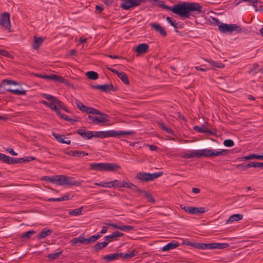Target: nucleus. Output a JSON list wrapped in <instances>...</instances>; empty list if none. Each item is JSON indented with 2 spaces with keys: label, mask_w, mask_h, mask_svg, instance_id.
Wrapping results in <instances>:
<instances>
[{
  "label": "nucleus",
  "mask_w": 263,
  "mask_h": 263,
  "mask_svg": "<svg viewBox=\"0 0 263 263\" xmlns=\"http://www.w3.org/2000/svg\"><path fill=\"white\" fill-rule=\"evenodd\" d=\"M56 114L61 118L62 119H63L65 121H67L70 122H77L79 121V118L74 117V119H71L69 117H68L67 116L64 114H62L61 111L59 109V108H58V110H56L55 111Z\"/></svg>",
  "instance_id": "18"
},
{
  "label": "nucleus",
  "mask_w": 263,
  "mask_h": 263,
  "mask_svg": "<svg viewBox=\"0 0 263 263\" xmlns=\"http://www.w3.org/2000/svg\"><path fill=\"white\" fill-rule=\"evenodd\" d=\"M122 182L118 180H115L110 181V186L113 187H121Z\"/></svg>",
  "instance_id": "50"
},
{
  "label": "nucleus",
  "mask_w": 263,
  "mask_h": 263,
  "mask_svg": "<svg viewBox=\"0 0 263 263\" xmlns=\"http://www.w3.org/2000/svg\"><path fill=\"white\" fill-rule=\"evenodd\" d=\"M69 197L68 195H65L60 198H50L47 201H62L69 200Z\"/></svg>",
  "instance_id": "36"
},
{
  "label": "nucleus",
  "mask_w": 263,
  "mask_h": 263,
  "mask_svg": "<svg viewBox=\"0 0 263 263\" xmlns=\"http://www.w3.org/2000/svg\"><path fill=\"white\" fill-rule=\"evenodd\" d=\"M50 80H52L55 82L58 81L60 83L65 84L67 85L69 84V82L67 80L64 79L63 77L61 76L55 75L54 74H51Z\"/></svg>",
  "instance_id": "22"
},
{
  "label": "nucleus",
  "mask_w": 263,
  "mask_h": 263,
  "mask_svg": "<svg viewBox=\"0 0 263 263\" xmlns=\"http://www.w3.org/2000/svg\"><path fill=\"white\" fill-rule=\"evenodd\" d=\"M120 168V166L116 163H94L90 164V168L96 171L115 172Z\"/></svg>",
  "instance_id": "2"
},
{
  "label": "nucleus",
  "mask_w": 263,
  "mask_h": 263,
  "mask_svg": "<svg viewBox=\"0 0 263 263\" xmlns=\"http://www.w3.org/2000/svg\"><path fill=\"white\" fill-rule=\"evenodd\" d=\"M98 115H99L100 117H95V123L96 124L104 123L108 121L107 115L101 112V114H98Z\"/></svg>",
  "instance_id": "17"
},
{
  "label": "nucleus",
  "mask_w": 263,
  "mask_h": 263,
  "mask_svg": "<svg viewBox=\"0 0 263 263\" xmlns=\"http://www.w3.org/2000/svg\"><path fill=\"white\" fill-rule=\"evenodd\" d=\"M153 2L154 5L166 10H171L173 13L178 14L181 17L187 18H191L192 17H196V14H200L202 12V7L198 3L184 2L170 7L163 4V2L157 0H153Z\"/></svg>",
  "instance_id": "1"
},
{
  "label": "nucleus",
  "mask_w": 263,
  "mask_h": 263,
  "mask_svg": "<svg viewBox=\"0 0 263 263\" xmlns=\"http://www.w3.org/2000/svg\"><path fill=\"white\" fill-rule=\"evenodd\" d=\"M83 207L81 206L80 208L76 209L73 210H71L69 212V214L73 216H78L81 214Z\"/></svg>",
  "instance_id": "41"
},
{
  "label": "nucleus",
  "mask_w": 263,
  "mask_h": 263,
  "mask_svg": "<svg viewBox=\"0 0 263 263\" xmlns=\"http://www.w3.org/2000/svg\"><path fill=\"white\" fill-rule=\"evenodd\" d=\"M65 176V175H56L55 183L59 185H63L64 183L63 180H64Z\"/></svg>",
  "instance_id": "40"
},
{
  "label": "nucleus",
  "mask_w": 263,
  "mask_h": 263,
  "mask_svg": "<svg viewBox=\"0 0 263 263\" xmlns=\"http://www.w3.org/2000/svg\"><path fill=\"white\" fill-rule=\"evenodd\" d=\"M52 135L54 136V137L59 142H61L62 143H65L67 144H69L70 143V140H69L68 138H65L64 135H61L60 134H55L54 133H53Z\"/></svg>",
  "instance_id": "19"
},
{
  "label": "nucleus",
  "mask_w": 263,
  "mask_h": 263,
  "mask_svg": "<svg viewBox=\"0 0 263 263\" xmlns=\"http://www.w3.org/2000/svg\"><path fill=\"white\" fill-rule=\"evenodd\" d=\"M229 245L227 243H207V249H222L228 248Z\"/></svg>",
  "instance_id": "13"
},
{
  "label": "nucleus",
  "mask_w": 263,
  "mask_h": 263,
  "mask_svg": "<svg viewBox=\"0 0 263 263\" xmlns=\"http://www.w3.org/2000/svg\"><path fill=\"white\" fill-rule=\"evenodd\" d=\"M52 233V230L46 228L43 229L39 233L37 239H41L46 238L47 236L50 235Z\"/></svg>",
  "instance_id": "27"
},
{
  "label": "nucleus",
  "mask_w": 263,
  "mask_h": 263,
  "mask_svg": "<svg viewBox=\"0 0 263 263\" xmlns=\"http://www.w3.org/2000/svg\"><path fill=\"white\" fill-rule=\"evenodd\" d=\"M209 62L212 67L221 68L224 67V65L221 63H219V62H215V61H209Z\"/></svg>",
  "instance_id": "49"
},
{
  "label": "nucleus",
  "mask_w": 263,
  "mask_h": 263,
  "mask_svg": "<svg viewBox=\"0 0 263 263\" xmlns=\"http://www.w3.org/2000/svg\"><path fill=\"white\" fill-rule=\"evenodd\" d=\"M137 253V251L134 250L129 253H126L125 254L123 253V256L121 258H122L123 260H127L136 255Z\"/></svg>",
  "instance_id": "35"
},
{
  "label": "nucleus",
  "mask_w": 263,
  "mask_h": 263,
  "mask_svg": "<svg viewBox=\"0 0 263 263\" xmlns=\"http://www.w3.org/2000/svg\"><path fill=\"white\" fill-rule=\"evenodd\" d=\"M141 191L142 192L141 193V195L143 194L144 197L147 199L148 202L153 203H154L155 202V199L154 198L152 195L150 193L145 191L144 190H141Z\"/></svg>",
  "instance_id": "31"
},
{
  "label": "nucleus",
  "mask_w": 263,
  "mask_h": 263,
  "mask_svg": "<svg viewBox=\"0 0 263 263\" xmlns=\"http://www.w3.org/2000/svg\"><path fill=\"white\" fill-rule=\"evenodd\" d=\"M0 55H2L8 58L12 57L11 54H10L7 50L4 49L0 50Z\"/></svg>",
  "instance_id": "62"
},
{
  "label": "nucleus",
  "mask_w": 263,
  "mask_h": 263,
  "mask_svg": "<svg viewBox=\"0 0 263 263\" xmlns=\"http://www.w3.org/2000/svg\"><path fill=\"white\" fill-rule=\"evenodd\" d=\"M7 91L11 92L12 94L17 95H26V90H18V89H8Z\"/></svg>",
  "instance_id": "34"
},
{
  "label": "nucleus",
  "mask_w": 263,
  "mask_h": 263,
  "mask_svg": "<svg viewBox=\"0 0 263 263\" xmlns=\"http://www.w3.org/2000/svg\"><path fill=\"white\" fill-rule=\"evenodd\" d=\"M101 112H102L96 108L88 107L87 113L90 114L98 115L101 114Z\"/></svg>",
  "instance_id": "46"
},
{
  "label": "nucleus",
  "mask_w": 263,
  "mask_h": 263,
  "mask_svg": "<svg viewBox=\"0 0 263 263\" xmlns=\"http://www.w3.org/2000/svg\"><path fill=\"white\" fill-rule=\"evenodd\" d=\"M118 77L122 80V81L125 84L128 85L129 81L126 74L124 72H120L118 73Z\"/></svg>",
  "instance_id": "32"
},
{
  "label": "nucleus",
  "mask_w": 263,
  "mask_h": 263,
  "mask_svg": "<svg viewBox=\"0 0 263 263\" xmlns=\"http://www.w3.org/2000/svg\"><path fill=\"white\" fill-rule=\"evenodd\" d=\"M135 134V132L134 131H127V132H123V131H120V132H117L115 130H108V131H103V133L102 134L103 135L104 138L108 137H115L118 136H121L124 135H132Z\"/></svg>",
  "instance_id": "5"
},
{
  "label": "nucleus",
  "mask_w": 263,
  "mask_h": 263,
  "mask_svg": "<svg viewBox=\"0 0 263 263\" xmlns=\"http://www.w3.org/2000/svg\"><path fill=\"white\" fill-rule=\"evenodd\" d=\"M124 235V234L121 233L118 231H116L109 235L106 236L104 237L105 241L108 242V243L114 240H117L118 237H121Z\"/></svg>",
  "instance_id": "10"
},
{
  "label": "nucleus",
  "mask_w": 263,
  "mask_h": 263,
  "mask_svg": "<svg viewBox=\"0 0 263 263\" xmlns=\"http://www.w3.org/2000/svg\"><path fill=\"white\" fill-rule=\"evenodd\" d=\"M148 45L146 43L139 44L136 48V52L138 54H143L146 53L148 49Z\"/></svg>",
  "instance_id": "20"
},
{
  "label": "nucleus",
  "mask_w": 263,
  "mask_h": 263,
  "mask_svg": "<svg viewBox=\"0 0 263 263\" xmlns=\"http://www.w3.org/2000/svg\"><path fill=\"white\" fill-rule=\"evenodd\" d=\"M22 163H24L26 162H29L30 161L34 160L36 159V158L33 156H29V157H25L22 158Z\"/></svg>",
  "instance_id": "56"
},
{
  "label": "nucleus",
  "mask_w": 263,
  "mask_h": 263,
  "mask_svg": "<svg viewBox=\"0 0 263 263\" xmlns=\"http://www.w3.org/2000/svg\"><path fill=\"white\" fill-rule=\"evenodd\" d=\"M43 180L48 181L50 182L54 183H55V176H45L43 178Z\"/></svg>",
  "instance_id": "60"
},
{
  "label": "nucleus",
  "mask_w": 263,
  "mask_h": 263,
  "mask_svg": "<svg viewBox=\"0 0 263 263\" xmlns=\"http://www.w3.org/2000/svg\"><path fill=\"white\" fill-rule=\"evenodd\" d=\"M123 253L121 252H117L116 253L108 254L103 257V259L107 262H109L112 260H117L119 258L122 257Z\"/></svg>",
  "instance_id": "14"
},
{
  "label": "nucleus",
  "mask_w": 263,
  "mask_h": 263,
  "mask_svg": "<svg viewBox=\"0 0 263 263\" xmlns=\"http://www.w3.org/2000/svg\"><path fill=\"white\" fill-rule=\"evenodd\" d=\"M195 154V151H193L191 153H184L182 154L181 157L186 159L193 158L194 157H196V155Z\"/></svg>",
  "instance_id": "43"
},
{
  "label": "nucleus",
  "mask_w": 263,
  "mask_h": 263,
  "mask_svg": "<svg viewBox=\"0 0 263 263\" xmlns=\"http://www.w3.org/2000/svg\"><path fill=\"white\" fill-rule=\"evenodd\" d=\"M63 181H64V183L63 184V186L67 185L68 186H78L81 184V182L77 181L75 180L73 178L67 177L66 176H65Z\"/></svg>",
  "instance_id": "9"
},
{
  "label": "nucleus",
  "mask_w": 263,
  "mask_h": 263,
  "mask_svg": "<svg viewBox=\"0 0 263 263\" xmlns=\"http://www.w3.org/2000/svg\"><path fill=\"white\" fill-rule=\"evenodd\" d=\"M10 157L4 154L0 153V160L3 162L8 164L9 162Z\"/></svg>",
  "instance_id": "44"
},
{
  "label": "nucleus",
  "mask_w": 263,
  "mask_h": 263,
  "mask_svg": "<svg viewBox=\"0 0 263 263\" xmlns=\"http://www.w3.org/2000/svg\"><path fill=\"white\" fill-rule=\"evenodd\" d=\"M194 129L199 132V133H209V134H212V132L209 129H205L204 127V126H202V127H199L198 126H195L194 127Z\"/></svg>",
  "instance_id": "39"
},
{
  "label": "nucleus",
  "mask_w": 263,
  "mask_h": 263,
  "mask_svg": "<svg viewBox=\"0 0 263 263\" xmlns=\"http://www.w3.org/2000/svg\"><path fill=\"white\" fill-rule=\"evenodd\" d=\"M252 159H256L258 160H263V155L252 154L248 156L239 158H238V160H239V161H243L245 160H250Z\"/></svg>",
  "instance_id": "23"
},
{
  "label": "nucleus",
  "mask_w": 263,
  "mask_h": 263,
  "mask_svg": "<svg viewBox=\"0 0 263 263\" xmlns=\"http://www.w3.org/2000/svg\"><path fill=\"white\" fill-rule=\"evenodd\" d=\"M151 26L154 28L155 30L158 32L162 36H166L167 35V33L164 28L162 27L159 24L151 23Z\"/></svg>",
  "instance_id": "15"
},
{
  "label": "nucleus",
  "mask_w": 263,
  "mask_h": 263,
  "mask_svg": "<svg viewBox=\"0 0 263 263\" xmlns=\"http://www.w3.org/2000/svg\"><path fill=\"white\" fill-rule=\"evenodd\" d=\"M214 21L216 23L217 25H218V29L220 31L223 33H227L228 32H232L234 31L238 33H241L242 32V28L236 24H223L218 19L213 18Z\"/></svg>",
  "instance_id": "4"
},
{
  "label": "nucleus",
  "mask_w": 263,
  "mask_h": 263,
  "mask_svg": "<svg viewBox=\"0 0 263 263\" xmlns=\"http://www.w3.org/2000/svg\"><path fill=\"white\" fill-rule=\"evenodd\" d=\"M76 104L78 108H79L80 110H81L83 112H87L88 107L85 106V105L83 104L80 102H78L76 103Z\"/></svg>",
  "instance_id": "42"
},
{
  "label": "nucleus",
  "mask_w": 263,
  "mask_h": 263,
  "mask_svg": "<svg viewBox=\"0 0 263 263\" xmlns=\"http://www.w3.org/2000/svg\"><path fill=\"white\" fill-rule=\"evenodd\" d=\"M137 3L134 0H124L120 5V7L124 10H129L130 8L136 7Z\"/></svg>",
  "instance_id": "12"
},
{
  "label": "nucleus",
  "mask_w": 263,
  "mask_h": 263,
  "mask_svg": "<svg viewBox=\"0 0 263 263\" xmlns=\"http://www.w3.org/2000/svg\"><path fill=\"white\" fill-rule=\"evenodd\" d=\"M180 207L185 212L191 214L198 215L205 212L203 207L197 208L190 206H183L182 205H181Z\"/></svg>",
  "instance_id": "6"
},
{
  "label": "nucleus",
  "mask_w": 263,
  "mask_h": 263,
  "mask_svg": "<svg viewBox=\"0 0 263 263\" xmlns=\"http://www.w3.org/2000/svg\"><path fill=\"white\" fill-rule=\"evenodd\" d=\"M35 233V232L34 231L31 230L29 231L28 232H26L21 235V238H30L31 236L34 234Z\"/></svg>",
  "instance_id": "48"
},
{
  "label": "nucleus",
  "mask_w": 263,
  "mask_h": 263,
  "mask_svg": "<svg viewBox=\"0 0 263 263\" xmlns=\"http://www.w3.org/2000/svg\"><path fill=\"white\" fill-rule=\"evenodd\" d=\"M163 174L162 172H159L157 173H154L153 174L149 173V179L150 181H153L155 179L161 176Z\"/></svg>",
  "instance_id": "37"
},
{
  "label": "nucleus",
  "mask_w": 263,
  "mask_h": 263,
  "mask_svg": "<svg viewBox=\"0 0 263 263\" xmlns=\"http://www.w3.org/2000/svg\"><path fill=\"white\" fill-rule=\"evenodd\" d=\"M158 126L162 130L166 131L167 133H168L169 134H172L173 132V130L171 128L167 127L166 126V125L165 124H164L163 123L159 122Z\"/></svg>",
  "instance_id": "38"
},
{
  "label": "nucleus",
  "mask_w": 263,
  "mask_h": 263,
  "mask_svg": "<svg viewBox=\"0 0 263 263\" xmlns=\"http://www.w3.org/2000/svg\"><path fill=\"white\" fill-rule=\"evenodd\" d=\"M86 76L88 78L91 80H96L98 78V74L97 72L93 71H89L86 72Z\"/></svg>",
  "instance_id": "33"
},
{
  "label": "nucleus",
  "mask_w": 263,
  "mask_h": 263,
  "mask_svg": "<svg viewBox=\"0 0 263 263\" xmlns=\"http://www.w3.org/2000/svg\"><path fill=\"white\" fill-rule=\"evenodd\" d=\"M85 243L87 245L91 244L95 242L96 240L92 236L88 238H85Z\"/></svg>",
  "instance_id": "63"
},
{
  "label": "nucleus",
  "mask_w": 263,
  "mask_h": 263,
  "mask_svg": "<svg viewBox=\"0 0 263 263\" xmlns=\"http://www.w3.org/2000/svg\"><path fill=\"white\" fill-rule=\"evenodd\" d=\"M56 102H57V105H58L62 109H63L67 112H69V109L65 106L62 101L58 99Z\"/></svg>",
  "instance_id": "52"
},
{
  "label": "nucleus",
  "mask_w": 263,
  "mask_h": 263,
  "mask_svg": "<svg viewBox=\"0 0 263 263\" xmlns=\"http://www.w3.org/2000/svg\"><path fill=\"white\" fill-rule=\"evenodd\" d=\"M55 104L57 105V102H54L53 100H52L50 102H49V105H48V107L51 109L55 111L56 110H58V107H57Z\"/></svg>",
  "instance_id": "58"
},
{
  "label": "nucleus",
  "mask_w": 263,
  "mask_h": 263,
  "mask_svg": "<svg viewBox=\"0 0 263 263\" xmlns=\"http://www.w3.org/2000/svg\"><path fill=\"white\" fill-rule=\"evenodd\" d=\"M262 162H250L251 167H258L261 168L262 166Z\"/></svg>",
  "instance_id": "61"
},
{
  "label": "nucleus",
  "mask_w": 263,
  "mask_h": 263,
  "mask_svg": "<svg viewBox=\"0 0 263 263\" xmlns=\"http://www.w3.org/2000/svg\"><path fill=\"white\" fill-rule=\"evenodd\" d=\"M42 96L47 100H50L51 101L53 100L54 102H56L58 100V99L56 97L49 94L43 93Z\"/></svg>",
  "instance_id": "51"
},
{
  "label": "nucleus",
  "mask_w": 263,
  "mask_h": 263,
  "mask_svg": "<svg viewBox=\"0 0 263 263\" xmlns=\"http://www.w3.org/2000/svg\"><path fill=\"white\" fill-rule=\"evenodd\" d=\"M77 133L81 135L84 139H90L93 137V133L86 129H78Z\"/></svg>",
  "instance_id": "16"
},
{
  "label": "nucleus",
  "mask_w": 263,
  "mask_h": 263,
  "mask_svg": "<svg viewBox=\"0 0 263 263\" xmlns=\"http://www.w3.org/2000/svg\"><path fill=\"white\" fill-rule=\"evenodd\" d=\"M95 185L99 186L101 187H111L110 186V181H108L107 182H102V183H95Z\"/></svg>",
  "instance_id": "53"
},
{
  "label": "nucleus",
  "mask_w": 263,
  "mask_h": 263,
  "mask_svg": "<svg viewBox=\"0 0 263 263\" xmlns=\"http://www.w3.org/2000/svg\"><path fill=\"white\" fill-rule=\"evenodd\" d=\"M134 227L132 226H121V231H129L134 230Z\"/></svg>",
  "instance_id": "59"
},
{
  "label": "nucleus",
  "mask_w": 263,
  "mask_h": 263,
  "mask_svg": "<svg viewBox=\"0 0 263 263\" xmlns=\"http://www.w3.org/2000/svg\"><path fill=\"white\" fill-rule=\"evenodd\" d=\"M0 25L6 29H10L11 24L8 12H4L0 15Z\"/></svg>",
  "instance_id": "7"
},
{
  "label": "nucleus",
  "mask_w": 263,
  "mask_h": 263,
  "mask_svg": "<svg viewBox=\"0 0 263 263\" xmlns=\"http://www.w3.org/2000/svg\"><path fill=\"white\" fill-rule=\"evenodd\" d=\"M180 245V243L178 242H176L175 241H172L171 242L167 243L165 246H164L162 249V250L163 251H167L171 249H175L178 247Z\"/></svg>",
  "instance_id": "24"
},
{
  "label": "nucleus",
  "mask_w": 263,
  "mask_h": 263,
  "mask_svg": "<svg viewBox=\"0 0 263 263\" xmlns=\"http://www.w3.org/2000/svg\"><path fill=\"white\" fill-rule=\"evenodd\" d=\"M107 245L108 242H106V241L102 242H98L97 244L93 246V248L96 251L98 252L99 251L105 248Z\"/></svg>",
  "instance_id": "30"
},
{
  "label": "nucleus",
  "mask_w": 263,
  "mask_h": 263,
  "mask_svg": "<svg viewBox=\"0 0 263 263\" xmlns=\"http://www.w3.org/2000/svg\"><path fill=\"white\" fill-rule=\"evenodd\" d=\"M62 251H60L57 253L50 254L48 255L47 257L49 259L53 260V259H57L58 257H59L61 255V254H62Z\"/></svg>",
  "instance_id": "47"
},
{
  "label": "nucleus",
  "mask_w": 263,
  "mask_h": 263,
  "mask_svg": "<svg viewBox=\"0 0 263 263\" xmlns=\"http://www.w3.org/2000/svg\"><path fill=\"white\" fill-rule=\"evenodd\" d=\"M195 153L197 158L212 157L215 156H225L227 155L228 151L222 149L220 151H217L215 149L212 150L205 148L195 151Z\"/></svg>",
  "instance_id": "3"
},
{
  "label": "nucleus",
  "mask_w": 263,
  "mask_h": 263,
  "mask_svg": "<svg viewBox=\"0 0 263 263\" xmlns=\"http://www.w3.org/2000/svg\"><path fill=\"white\" fill-rule=\"evenodd\" d=\"M85 238L84 237L83 235H80L78 238H73L72 239L70 243H71V246H75L78 243H85Z\"/></svg>",
  "instance_id": "28"
},
{
  "label": "nucleus",
  "mask_w": 263,
  "mask_h": 263,
  "mask_svg": "<svg viewBox=\"0 0 263 263\" xmlns=\"http://www.w3.org/2000/svg\"><path fill=\"white\" fill-rule=\"evenodd\" d=\"M34 42L32 46L34 49H38L43 44V40L41 37L34 36L33 37Z\"/></svg>",
  "instance_id": "26"
},
{
  "label": "nucleus",
  "mask_w": 263,
  "mask_h": 263,
  "mask_svg": "<svg viewBox=\"0 0 263 263\" xmlns=\"http://www.w3.org/2000/svg\"><path fill=\"white\" fill-rule=\"evenodd\" d=\"M121 187H127L134 190L136 193H137L139 195H141V190L137 186L134 185L130 182H126L125 181H123L121 184Z\"/></svg>",
  "instance_id": "11"
},
{
  "label": "nucleus",
  "mask_w": 263,
  "mask_h": 263,
  "mask_svg": "<svg viewBox=\"0 0 263 263\" xmlns=\"http://www.w3.org/2000/svg\"><path fill=\"white\" fill-rule=\"evenodd\" d=\"M91 87L96 89H100L104 92H108L111 91H116V89L114 88L113 85L111 83L109 84H104V85H91Z\"/></svg>",
  "instance_id": "8"
},
{
  "label": "nucleus",
  "mask_w": 263,
  "mask_h": 263,
  "mask_svg": "<svg viewBox=\"0 0 263 263\" xmlns=\"http://www.w3.org/2000/svg\"><path fill=\"white\" fill-rule=\"evenodd\" d=\"M223 144L226 146L231 147L234 145V142L231 139H227L224 141Z\"/></svg>",
  "instance_id": "54"
},
{
  "label": "nucleus",
  "mask_w": 263,
  "mask_h": 263,
  "mask_svg": "<svg viewBox=\"0 0 263 263\" xmlns=\"http://www.w3.org/2000/svg\"><path fill=\"white\" fill-rule=\"evenodd\" d=\"M22 159L21 158H16L10 157L9 162L8 163V164H13L16 163H22Z\"/></svg>",
  "instance_id": "45"
},
{
  "label": "nucleus",
  "mask_w": 263,
  "mask_h": 263,
  "mask_svg": "<svg viewBox=\"0 0 263 263\" xmlns=\"http://www.w3.org/2000/svg\"><path fill=\"white\" fill-rule=\"evenodd\" d=\"M149 173L139 172L137 174L135 178L143 182L149 181Z\"/></svg>",
  "instance_id": "21"
},
{
  "label": "nucleus",
  "mask_w": 263,
  "mask_h": 263,
  "mask_svg": "<svg viewBox=\"0 0 263 263\" xmlns=\"http://www.w3.org/2000/svg\"><path fill=\"white\" fill-rule=\"evenodd\" d=\"M74 156L76 157H83L84 156H87L88 154L87 153H85L84 151H74Z\"/></svg>",
  "instance_id": "55"
},
{
  "label": "nucleus",
  "mask_w": 263,
  "mask_h": 263,
  "mask_svg": "<svg viewBox=\"0 0 263 263\" xmlns=\"http://www.w3.org/2000/svg\"><path fill=\"white\" fill-rule=\"evenodd\" d=\"M166 20L167 21V22L168 23H170L171 24V25L172 26H173L175 28H177V25L178 24L175 22V20H172V18L170 17H168V16L166 17Z\"/></svg>",
  "instance_id": "64"
},
{
  "label": "nucleus",
  "mask_w": 263,
  "mask_h": 263,
  "mask_svg": "<svg viewBox=\"0 0 263 263\" xmlns=\"http://www.w3.org/2000/svg\"><path fill=\"white\" fill-rule=\"evenodd\" d=\"M2 83L3 84L6 83L8 85H17L18 83L15 81L11 80H8V79H4L2 81Z\"/></svg>",
  "instance_id": "57"
},
{
  "label": "nucleus",
  "mask_w": 263,
  "mask_h": 263,
  "mask_svg": "<svg viewBox=\"0 0 263 263\" xmlns=\"http://www.w3.org/2000/svg\"><path fill=\"white\" fill-rule=\"evenodd\" d=\"M243 215L240 214H234L231 216L227 221V223H232L234 221H239L242 219Z\"/></svg>",
  "instance_id": "29"
},
{
  "label": "nucleus",
  "mask_w": 263,
  "mask_h": 263,
  "mask_svg": "<svg viewBox=\"0 0 263 263\" xmlns=\"http://www.w3.org/2000/svg\"><path fill=\"white\" fill-rule=\"evenodd\" d=\"M188 246L193 247L195 248L198 249L205 250L207 249V243H197L195 242H187Z\"/></svg>",
  "instance_id": "25"
}]
</instances>
